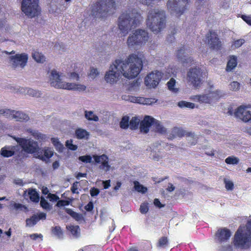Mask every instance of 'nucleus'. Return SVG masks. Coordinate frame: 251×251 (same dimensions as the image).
<instances>
[{
    "mask_svg": "<svg viewBox=\"0 0 251 251\" xmlns=\"http://www.w3.org/2000/svg\"><path fill=\"white\" fill-rule=\"evenodd\" d=\"M142 60L136 53H132L125 60L117 59L110 65L105 72L104 80L109 84H116L124 77L131 79L138 76L142 68Z\"/></svg>",
    "mask_w": 251,
    "mask_h": 251,
    "instance_id": "obj_1",
    "label": "nucleus"
},
{
    "mask_svg": "<svg viewBox=\"0 0 251 251\" xmlns=\"http://www.w3.org/2000/svg\"><path fill=\"white\" fill-rule=\"evenodd\" d=\"M143 17L137 9L129 7L122 12L118 19V28L120 33L126 36L133 28L140 25Z\"/></svg>",
    "mask_w": 251,
    "mask_h": 251,
    "instance_id": "obj_2",
    "label": "nucleus"
},
{
    "mask_svg": "<svg viewBox=\"0 0 251 251\" xmlns=\"http://www.w3.org/2000/svg\"><path fill=\"white\" fill-rule=\"evenodd\" d=\"M233 246L238 250H248L251 246V219L245 226L238 227L234 234Z\"/></svg>",
    "mask_w": 251,
    "mask_h": 251,
    "instance_id": "obj_3",
    "label": "nucleus"
},
{
    "mask_svg": "<svg viewBox=\"0 0 251 251\" xmlns=\"http://www.w3.org/2000/svg\"><path fill=\"white\" fill-rule=\"evenodd\" d=\"M165 12L158 8L151 9L147 14L146 25L154 33H158L166 26Z\"/></svg>",
    "mask_w": 251,
    "mask_h": 251,
    "instance_id": "obj_4",
    "label": "nucleus"
},
{
    "mask_svg": "<svg viewBox=\"0 0 251 251\" xmlns=\"http://www.w3.org/2000/svg\"><path fill=\"white\" fill-rule=\"evenodd\" d=\"M66 77L56 70L51 71L50 75V83L56 88L67 90L82 92L86 90V86L80 83H69L65 81Z\"/></svg>",
    "mask_w": 251,
    "mask_h": 251,
    "instance_id": "obj_5",
    "label": "nucleus"
},
{
    "mask_svg": "<svg viewBox=\"0 0 251 251\" xmlns=\"http://www.w3.org/2000/svg\"><path fill=\"white\" fill-rule=\"evenodd\" d=\"M116 9V3L113 0H100L92 6V14L97 17H103L111 14Z\"/></svg>",
    "mask_w": 251,
    "mask_h": 251,
    "instance_id": "obj_6",
    "label": "nucleus"
},
{
    "mask_svg": "<svg viewBox=\"0 0 251 251\" xmlns=\"http://www.w3.org/2000/svg\"><path fill=\"white\" fill-rule=\"evenodd\" d=\"M149 39V35L147 31L138 29L129 35L126 40V45L129 48L135 46H141L146 43Z\"/></svg>",
    "mask_w": 251,
    "mask_h": 251,
    "instance_id": "obj_7",
    "label": "nucleus"
},
{
    "mask_svg": "<svg viewBox=\"0 0 251 251\" xmlns=\"http://www.w3.org/2000/svg\"><path fill=\"white\" fill-rule=\"evenodd\" d=\"M222 95V92L220 90H208L202 94L193 95L191 96V99L193 101H197L200 103L211 104L220 99Z\"/></svg>",
    "mask_w": 251,
    "mask_h": 251,
    "instance_id": "obj_8",
    "label": "nucleus"
},
{
    "mask_svg": "<svg viewBox=\"0 0 251 251\" xmlns=\"http://www.w3.org/2000/svg\"><path fill=\"white\" fill-rule=\"evenodd\" d=\"M189 0H169L167 2V9L171 14L179 17L187 8Z\"/></svg>",
    "mask_w": 251,
    "mask_h": 251,
    "instance_id": "obj_9",
    "label": "nucleus"
},
{
    "mask_svg": "<svg viewBox=\"0 0 251 251\" xmlns=\"http://www.w3.org/2000/svg\"><path fill=\"white\" fill-rule=\"evenodd\" d=\"M22 11L29 18L36 17L41 13L38 0H23L21 4Z\"/></svg>",
    "mask_w": 251,
    "mask_h": 251,
    "instance_id": "obj_10",
    "label": "nucleus"
},
{
    "mask_svg": "<svg viewBox=\"0 0 251 251\" xmlns=\"http://www.w3.org/2000/svg\"><path fill=\"white\" fill-rule=\"evenodd\" d=\"M203 78V72L199 67L192 68L187 72V80L188 83L195 88L201 87Z\"/></svg>",
    "mask_w": 251,
    "mask_h": 251,
    "instance_id": "obj_11",
    "label": "nucleus"
},
{
    "mask_svg": "<svg viewBox=\"0 0 251 251\" xmlns=\"http://www.w3.org/2000/svg\"><path fill=\"white\" fill-rule=\"evenodd\" d=\"M17 143L21 147V153L35 154L39 150L37 143L30 139L17 138Z\"/></svg>",
    "mask_w": 251,
    "mask_h": 251,
    "instance_id": "obj_12",
    "label": "nucleus"
},
{
    "mask_svg": "<svg viewBox=\"0 0 251 251\" xmlns=\"http://www.w3.org/2000/svg\"><path fill=\"white\" fill-rule=\"evenodd\" d=\"M163 76L162 72L158 71H154L146 75L145 78V84L149 88L156 87Z\"/></svg>",
    "mask_w": 251,
    "mask_h": 251,
    "instance_id": "obj_13",
    "label": "nucleus"
},
{
    "mask_svg": "<svg viewBox=\"0 0 251 251\" xmlns=\"http://www.w3.org/2000/svg\"><path fill=\"white\" fill-rule=\"evenodd\" d=\"M251 105H241L234 111V115L245 122L251 121Z\"/></svg>",
    "mask_w": 251,
    "mask_h": 251,
    "instance_id": "obj_14",
    "label": "nucleus"
},
{
    "mask_svg": "<svg viewBox=\"0 0 251 251\" xmlns=\"http://www.w3.org/2000/svg\"><path fill=\"white\" fill-rule=\"evenodd\" d=\"M189 53V50L185 47H182L176 52V58L184 66L191 65L193 63L192 58L188 56Z\"/></svg>",
    "mask_w": 251,
    "mask_h": 251,
    "instance_id": "obj_15",
    "label": "nucleus"
},
{
    "mask_svg": "<svg viewBox=\"0 0 251 251\" xmlns=\"http://www.w3.org/2000/svg\"><path fill=\"white\" fill-rule=\"evenodd\" d=\"M93 158L94 159L96 164H100V168L105 172H107L110 169V166L108 164V157L105 154L101 155H93Z\"/></svg>",
    "mask_w": 251,
    "mask_h": 251,
    "instance_id": "obj_16",
    "label": "nucleus"
},
{
    "mask_svg": "<svg viewBox=\"0 0 251 251\" xmlns=\"http://www.w3.org/2000/svg\"><path fill=\"white\" fill-rule=\"evenodd\" d=\"M124 99L126 101L143 105H151L157 101V100L154 99L134 97L130 96L125 97Z\"/></svg>",
    "mask_w": 251,
    "mask_h": 251,
    "instance_id": "obj_17",
    "label": "nucleus"
},
{
    "mask_svg": "<svg viewBox=\"0 0 251 251\" xmlns=\"http://www.w3.org/2000/svg\"><path fill=\"white\" fill-rule=\"evenodd\" d=\"M53 154L52 149L50 148H45L43 149H39L37 152L34 154V157L42 161H47L52 157Z\"/></svg>",
    "mask_w": 251,
    "mask_h": 251,
    "instance_id": "obj_18",
    "label": "nucleus"
},
{
    "mask_svg": "<svg viewBox=\"0 0 251 251\" xmlns=\"http://www.w3.org/2000/svg\"><path fill=\"white\" fill-rule=\"evenodd\" d=\"M155 120L150 116H145L144 119L140 123V130L142 132L147 133L149 132L150 128L152 125H154Z\"/></svg>",
    "mask_w": 251,
    "mask_h": 251,
    "instance_id": "obj_19",
    "label": "nucleus"
},
{
    "mask_svg": "<svg viewBox=\"0 0 251 251\" xmlns=\"http://www.w3.org/2000/svg\"><path fill=\"white\" fill-rule=\"evenodd\" d=\"M208 40V44L210 48L213 49H219L221 43L220 39L218 38L217 35L215 31H209L207 35Z\"/></svg>",
    "mask_w": 251,
    "mask_h": 251,
    "instance_id": "obj_20",
    "label": "nucleus"
},
{
    "mask_svg": "<svg viewBox=\"0 0 251 251\" xmlns=\"http://www.w3.org/2000/svg\"><path fill=\"white\" fill-rule=\"evenodd\" d=\"M18 93L23 95H28L30 97L36 98H40L42 95L40 90H37L27 87H20L17 89V93Z\"/></svg>",
    "mask_w": 251,
    "mask_h": 251,
    "instance_id": "obj_21",
    "label": "nucleus"
},
{
    "mask_svg": "<svg viewBox=\"0 0 251 251\" xmlns=\"http://www.w3.org/2000/svg\"><path fill=\"white\" fill-rule=\"evenodd\" d=\"M28 56L26 53H20L16 55L17 69H22L25 68L28 61Z\"/></svg>",
    "mask_w": 251,
    "mask_h": 251,
    "instance_id": "obj_22",
    "label": "nucleus"
},
{
    "mask_svg": "<svg viewBox=\"0 0 251 251\" xmlns=\"http://www.w3.org/2000/svg\"><path fill=\"white\" fill-rule=\"evenodd\" d=\"M216 235L218 241L225 242L230 237L231 232L229 229L224 228L217 230Z\"/></svg>",
    "mask_w": 251,
    "mask_h": 251,
    "instance_id": "obj_23",
    "label": "nucleus"
},
{
    "mask_svg": "<svg viewBox=\"0 0 251 251\" xmlns=\"http://www.w3.org/2000/svg\"><path fill=\"white\" fill-rule=\"evenodd\" d=\"M237 65V57L234 56L229 57V60L226 65V71L230 72L236 67Z\"/></svg>",
    "mask_w": 251,
    "mask_h": 251,
    "instance_id": "obj_24",
    "label": "nucleus"
},
{
    "mask_svg": "<svg viewBox=\"0 0 251 251\" xmlns=\"http://www.w3.org/2000/svg\"><path fill=\"white\" fill-rule=\"evenodd\" d=\"M84 117L87 120L90 121L98 122L99 121V116L92 111H84Z\"/></svg>",
    "mask_w": 251,
    "mask_h": 251,
    "instance_id": "obj_25",
    "label": "nucleus"
},
{
    "mask_svg": "<svg viewBox=\"0 0 251 251\" xmlns=\"http://www.w3.org/2000/svg\"><path fill=\"white\" fill-rule=\"evenodd\" d=\"M75 134L77 139H88L89 135V132L82 128H78L75 131Z\"/></svg>",
    "mask_w": 251,
    "mask_h": 251,
    "instance_id": "obj_26",
    "label": "nucleus"
},
{
    "mask_svg": "<svg viewBox=\"0 0 251 251\" xmlns=\"http://www.w3.org/2000/svg\"><path fill=\"white\" fill-rule=\"evenodd\" d=\"M33 59L37 63H42L46 61V57L43 54L37 51H34L32 54Z\"/></svg>",
    "mask_w": 251,
    "mask_h": 251,
    "instance_id": "obj_27",
    "label": "nucleus"
},
{
    "mask_svg": "<svg viewBox=\"0 0 251 251\" xmlns=\"http://www.w3.org/2000/svg\"><path fill=\"white\" fill-rule=\"evenodd\" d=\"M29 133L31 134L34 139H37L39 141H45L47 138L45 134H43L37 130H30Z\"/></svg>",
    "mask_w": 251,
    "mask_h": 251,
    "instance_id": "obj_28",
    "label": "nucleus"
},
{
    "mask_svg": "<svg viewBox=\"0 0 251 251\" xmlns=\"http://www.w3.org/2000/svg\"><path fill=\"white\" fill-rule=\"evenodd\" d=\"M67 230L70 231L71 234L75 237L77 238L80 233L79 227L77 226H67Z\"/></svg>",
    "mask_w": 251,
    "mask_h": 251,
    "instance_id": "obj_29",
    "label": "nucleus"
},
{
    "mask_svg": "<svg viewBox=\"0 0 251 251\" xmlns=\"http://www.w3.org/2000/svg\"><path fill=\"white\" fill-rule=\"evenodd\" d=\"M168 89L173 93H176L178 92V88L176 87V80L174 78L170 79L167 83Z\"/></svg>",
    "mask_w": 251,
    "mask_h": 251,
    "instance_id": "obj_30",
    "label": "nucleus"
},
{
    "mask_svg": "<svg viewBox=\"0 0 251 251\" xmlns=\"http://www.w3.org/2000/svg\"><path fill=\"white\" fill-rule=\"evenodd\" d=\"M28 196L32 201L37 202L40 200V196L36 190H29Z\"/></svg>",
    "mask_w": 251,
    "mask_h": 251,
    "instance_id": "obj_31",
    "label": "nucleus"
},
{
    "mask_svg": "<svg viewBox=\"0 0 251 251\" xmlns=\"http://www.w3.org/2000/svg\"><path fill=\"white\" fill-rule=\"evenodd\" d=\"M14 110H11L9 109H0V115H2L6 118H15L16 115L14 114Z\"/></svg>",
    "mask_w": 251,
    "mask_h": 251,
    "instance_id": "obj_32",
    "label": "nucleus"
},
{
    "mask_svg": "<svg viewBox=\"0 0 251 251\" xmlns=\"http://www.w3.org/2000/svg\"><path fill=\"white\" fill-rule=\"evenodd\" d=\"M154 127L155 130L158 131L159 133L164 134L166 132V129L163 127L162 124H161L158 121L155 120L154 124Z\"/></svg>",
    "mask_w": 251,
    "mask_h": 251,
    "instance_id": "obj_33",
    "label": "nucleus"
},
{
    "mask_svg": "<svg viewBox=\"0 0 251 251\" xmlns=\"http://www.w3.org/2000/svg\"><path fill=\"white\" fill-rule=\"evenodd\" d=\"M172 133L175 137H182L186 135V132L181 128L175 127L173 129Z\"/></svg>",
    "mask_w": 251,
    "mask_h": 251,
    "instance_id": "obj_34",
    "label": "nucleus"
},
{
    "mask_svg": "<svg viewBox=\"0 0 251 251\" xmlns=\"http://www.w3.org/2000/svg\"><path fill=\"white\" fill-rule=\"evenodd\" d=\"M51 142L52 143L53 146L56 147V150L62 152L64 149L63 145L59 141L58 138H51Z\"/></svg>",
    "mask_w": 251,
    "mask_h": 251,
    "instance_id": "obj_35",
    "label": "nucleus"
},
{
    "mask_svg": "<svg viewBox=\"0 0 251 251\" xmlns=\"http://www.w3.org/2000/svg\"><path fill=\"white\" fill-rule=\"evenodd\" d=\"M134 188L136 191L138 192L141 193L142 194H144L147 192V189L146 187L143 186L141 184H139V183L137 181H134Z\"/></svg>",
    "mask_w": 251,
    "mask_h": 251,
    "instance_id": "obj_36",
    "label": "nucleus"
},
{
    "mask_svg": "<svg viewBox=\"0 0 251 251\" xmlns=\"http://www.w3.org/2000/svg\"><path fill=\"white\" fill-rule=\"evenodd\" d=\"M140 121V120H139L137 117H132V118L129 121V128H131V129H134L137 128Z\"/></svg>",
    "mask_w": 251,
    "mask_h": 251,
    "instance_id": "obj_37",
    "label": "nucleus"
},
{
    "mask_svg": "<svg viewBox=\"0 0 251 251\" xmlns=\"http://www.w3.org/2000/svg\"><path fill=\"white\" fill-rule=\"evenodd\" d=\"M178 105L180 108L186 107L189 109H193L195 107L194 103L186 101H180L178 102Z\"/></svg>",
    "mask_w": 251,
    "mask_h": 251,
    "instance_id": "obj_38",
    "label": "nucleus"
},
{
    "mask_svg": "<svg viewBox=\"0 0 251 251\" xmlns=\"http://www.w3.org/2000/svg\"><path fill=\"white\" fill-rule=\"evenodd\" d=\"M28 116L24 112L17 111V121H26L28 120Z\"/></svg>",
    "mask_w": 251,
    "mask_h": 251,
    "instance_id": "obj_39",
    "label": "nucleus"
},
{
    "mask_svg": "<svg viewBox=\"0 0 251 251\" xmlns=\"http://www.w3.org/2000/svg\"><path fill=\"white\" fill-rule=\"evenodd\" d=\"M38 219L37 218V216L36 215H34L32 216L31 218L26 220V226L29 227L33 226L34 225H36L38 222Z\"/></svg>",
    "mask_w": 251,
    "mask_h": 251,
    "instance_id": "obj_40",
    "label": "nucleus"
},
{
    "mask_svg": "<svg viewBox=\"0 0 251 251\" xmlns=\"http://www.w3.org/2000/svg\"><path fill=\"white\" fill-rule=\"evenodd\" d=\"M129 117L126 116H125L122 118L120 122V127L122 128L126 129L128 128L129 126Z\"/></svg>",
    "mask_w": 251,
    "mask_h": 251,
    "instance_id": "obj_41",
    "label": "nucleus"
},
{
    "mask_svg": "<svg viewBox=\"0 0 251 251\" xmlns=\"http://www.w3.org/2000/svg\"><path fill=\"white\" fill-rule=\"evenodd\" d=\"M14 154L13 151L8 150L5 148H3L0 150V154L3 157H11Z\"/></svg>",
    "mask_w": 251,
    "mask_h": 251,
    "instance_id": "obj_42",
    "label": "nucleus"
},
{
    "mask_svg": "<svg viewBox=\"0 0 251 251\" xmlns=\"http://www.w3.org/2000/svg\"><path fill=\"white\" fill-rule=\"evenodd\" d=\"M52 233L58 238H62L63 232L60 226L54 227L52 230Z\"/></svg>",
    "mask_w": 251,
    "mask_h": 251,
    "instance_id": "obj_43",
    "label": "nucleus"
},
{
    "mask_svg": "<svg viewBox=\"0 0 251 251\" xmlns=\"http://www.w3.org/2000/svg\"><path fill=\"white\" fill-rule=\"evenodd\" d=\"M78 160L85 164L92 162V157L90 155H86L78 157Z\"/></svg>",
    "mask_w": 251,
    "mask_h": 251,
    "instance_id": "obj_44",
    "label": "nucleus"
},
{
    "mask_svg": "<svg viewBox=\"0 0 251 251\" xmlns=\"http://www.w3.org/2000/svg\"><path fill=\"white\" fill-rule=\"evenodd\" d=\"M168 239L166 237H163L159 238L158 243L157 247L160 248H165L168 245Z\"/></svg>",
    "mask_w": 251,
    "mask_h": 251,
    "instance_id": "obj_45",
    "label": "nucleus"
},
{
    "mask_svg": "<svg viewBox=\"0 0 251 251\" xmlns=\"http://www.w3.org/2000/svg\"><path fill=\"white\" fill-rule=\"evenodd\" d=\"M161 0H139V2L143 5L150 6L153 5L155 3H157Z\"/></svg>",
    "mask_w": 251,
    "mask_h": 251,
    "instance_id": "obj_46",
    "label": "nucleus"
},
{
    "mask_svg": "<svg viewBox=\"0 0 251 251\" xmlns=\"http://www.w3.org/2000/svg\"><path fill=\"white\" fill-rule=\"evenodd\" d=\"M187 138V141L191 145H195L196 144L197 140L195 134L192 133H188Z\"/></svg>",
    "mask_w": 251,
    "mask_h": 251,
    "instance_id": "obj_47",
    "label": "nucleus"
},
{
    "mask_svg": "<svg viewBox=\"0 0 251 251\" xmlns=\"http://www.w3.org/2000/svg\"><path fill=\"white\" fill-rule=\"evenodd\" d=\"M225 162L227 164H237L239 159L236 157H228L226 159Z\"/></svg>",
    "mask_w": 251,
    "mask_h": 251,
    "instance_id": "obj_48",
    "label": "nucleus"
},
{
    "mask_svg": "<svg viewBox=\"0 0 251 251\" xmlns=\"http://www.w3.org/2000/svg\"><path fill=\"white\" fill-rule=\"evenodd\" d=\"M229 88L231 91H238L240 89V84L237 81H233L230 83Z\"/></svg>",
    "mask_w": 251,
    "mask_h": 251,
    "instance_id": "obj_49",
    "label": "nucleus"
},
{
    "mask_svg": "<svg viewBox=\"0 0 251 251\" xmlns=\"http://www.w3.org/2000/svg\"><path fill=\"white\" fill-rule=\"evenodd\" d=\"M245 43V40L243 39H239L233 43L232 45V48L233 49H236L239 48V47H241V46Z\"/></svg>",
    "mask_w": 251,
    "mask_h": 251,
    "instance_id": "obj_50",
    "label": "nucleus"
},
{
    "mask_svg": "<svg viewBox=\"0 0 251 251\" xmlns=\"http://www.w3.org/2000/svg\"><path fill=\"white\" fill-rule=\"evenodd\" d=\"M99 75V72L97 68H91L90 74L89 76L92 78H95L98 75Z\"/></svg>",
    "mask_w": 251,
    "mask_h": 251,
    "instance_id": "obj_51",
    "label": "nucleus"
},
{
    "mask_svg": "<svg viewBox=\"0 0 251 251\" xmlns=\"http://www.w3.org/2000/svg\"><path fill=\"white\" fill-rule=\"evenodd\" d=\"M225 187L227 190H232L233 189V183L228 179H225Z\"/></svg>",
    "mask_w": 251,
    "mask_h": 251,
    "instance_id": "obj_52",
    "label": "nucleus"
},
{
    "mask_svg": "<svg viewBox=\"0 0 251 251\" xmlns=\"http://www.w3.org/2000/svg\"><path fill=\"white\" fill-rule=\"evenodd\" d=\"M40 204L42 208L47 210L50 209V205L45 199L41 198Z\"/></svg>",
    "mask_w": 251,
    "mask_h": 251,
    "instance_id": "obj_53",
    "label": "nucleus"
},
{
    "mask_svg": "<svg viewBox=\"0 0 251 251\" xmlns=\"http://www.w3.org/2000/svg\"><path fill=\"white\" fill-rule=\"evenodd\" d=\"M72 140H67L66 142V146L69 150L75 151L77 149L76 145H75L72 143Z\"/></svg>",
    "mask_w": 251,
    "mask_h": 251,
    "instance_id": "obj_54",
    "label": "nucleus"
},
{
    "mask_svg": "<svg viewBox=\"0 0 251 251\" xmlns=\"http://www.w3.org/2000/svg\"><path fill=\"white\" fill-rule=\"evenodd\" d=\"M140 212L142 214H145L149 211V207L146 203H142L140 206Z\"/></svg>",
    "mask_w": 251,
    "mask_h": 251,
    "instance_id": "obj_55",
    "label": "nucleus"
},
{
    "mask_svg": "<svg viewBox=\"0 0 251 251\" xmlns=\"http://www.w3.org/2000/svg\"><path fill=\"white\" fill-rule=\"evenodd\" d=\"M48 198L51 201H56L59 200V197L55 194L49 193Z\"/></svg>",
    "mask_w": 251,
    "mask_h": 251,
    "instance_id": "obj_56",
    "label": "nucleus"
},
{
    "mask_svg": "<svg viewBox=\"0 0 251 251\" xmlns=\"http://www.w3.org/2000/svg\"><path fill=\"white\" fill-rule=\"evenodd\" d=\"M78 182H76L72 185L71 187L72 192L74 194H78Z\"/></svg>",
    "mask_w": 251,
    "mask_h": 251,
    "instance_id": "obj_57",
    "label": "nucleus"
},
{
    "mask_svg": "<svg viewBox=\"0 0 251 251\" xmlns=\"http://www.w3.org/2000/svg\"><path fill=\"white\" fill-rule=\"evenodd\" d=\"M69 77L71 80H78L79 77L77 74L75 72L71 73L69 74Z\"/></svg>",
    "mask_w": 251,
    "mask_h": 251,
    "instance_id": "obj_58",
    "label": "nucleus"
},
{
    "mask_svg": "<svg viewBox=\"0 0 251 251\" xmlns=\"http://www.w3.org/2000/svg\"><path fill=\"white\" fill-rule=\"evenodd\" d=\"M29 237L34 240L38 238H40L41 240H42V235L41 234H32L29 235Z\"/></svg>",
    "mask_w": 251,
    "mask_h": 251,
    "instance_id": "obj_59",
    "label": "nucleus"
},
{
    "mask_svg": "<svg viewBox=\"0 0 251 251\" xmlns=\"http://www.w3.org/2000/svg\"><path fill=\"white\" fill-rule=\"evenodd\" d=\"M242 18L243 21L246 22L247 24L251 25V17L246 15H242Z\"/></svg>",
    "mask_w": 251,
    "mask_h": 251,
    "instance_id": "obj_60",
    "label": "nucleus"
},
{
    "mask_svg": "<svg viewBox=\"0 0 251 251\" xmlns=\"http://www.w3.org/2000/svg\"><path fill=\"white\" fill-rule=\"evenodd\" d=\"M100 193L99 189L93 188L90 190V194L92 197H95L98 195Z\"/></svg>",
    "mask_w": 251,
    "mask_h": 251,
    "instance_id": "obj_61",
    "label": "nucleus"
},
{
    "mask_svg": "<svg viewBox=\"0 0 251 251\" xmlns=\"http://www.w3.org/2000/svg\"><path fill=\"white\" fill-rule=\"evenodd\" d=\"M66 205H68V201L61 200L58 201L57 203V206L58 207L64 206Z\"/></svg>",
    "mask_w": 251,
    "mask_h": 251,
    "instance_id": "obj_62",
    "label": "nucleus"
},
{
    "mask_svg": "<svg viewBox=\"0 0 251 251\" xmlns=\"http://www.w3.org/2000/svg\"><path fill=\"white\" fill-rule=\"evenodd\" d=\"M84 208H85L86 210L87 211H91L93 208V203L91 201H90L89 203L87 204V205L85 206V207Z\"/></svg>",
    "mask_w": 251,
    "mask_h": 251,
    "instance_id": "obj_63",
    "label": "nucleus"
},
{
    "mask_svg": "<svg viewBox=\"0 0 251 251\" xmlns=\"http://www.w3.org/2000/svg\"><path fill=\"white\" fill-rule=\"evenodd\" d=\"M150 157L152 158L154 160H158L159 159V157L158 154L155 153V152H151L150 154Z\"/></svg>",
    "mask_w": 251,
    "mask_h": 251,
    "instance_id": "obj_64",
    "label": "nucleus"
}]
</instances>
